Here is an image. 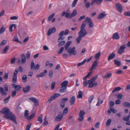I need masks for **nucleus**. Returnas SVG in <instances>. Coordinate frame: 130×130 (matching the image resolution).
<instances>
[{
    "label": "nucleus",
    "mask_w": 130,
    "mask_h": 130,
    "mask_svg": "<svg viewBox=\"0 0 130 130\" xmlns=\"http://www.w3.org/2000/svg\"><path fill=\"white\" fill-rule=\"evenodd\" d=\"M55 82H53L52 83L51 85V89L52 90H53L55 88Z\"/></svg>",
    "instance_id": "nucleus-52"
},
{
    "label": "nucleus",
    "mask_w": 130,
    "mask_h": 130,
    "mask_svg": "<svg viewBox=\"0 0 130 130\" xmlns=\"http://www.w3.org/2000/svg\"><path fill=\"white\" fill-rule=\"evenodd\" d=\"M88 24L89 25V26L90 28L94 26V23L92 21Z\"/></svg>",
    "instance_id": "nucleus-60"
},
{
    "label": "nucleus",
    "mask_w": 130,
    "mask_h": 130,
    "mask_svg": "<svg viewBox=\"0 0 130 130\" xmlns=\"http://www.w3.org/2000/svg\"><path fill=\"white\" fill-rule=\"evenodd\" d=\"M85 112L83 110H81L79 114V117L78 119V120L82 122L84 118V116L85 115Z\"/></svg>",
    "instance_id": "nucleus-4"
},
{
    "label": "nucleus",
    "mask_w": 130,
    "mask_h": 130,
    "mask_svg": "<svg viewBox=\"0 0 130 130\" xmlns=\"http://www.w3.org/2000/svg\"><path fill=\"white\" fill-rule=\"evenodd\" d=\"M126 48V45L125 44H123L121 46L118 51V54L119 55H121L124 53Z\"/></svg>",
    "instance_id": "nucleus-3"
},
{
    "label": "nucleus",
    "mask_w": 130,
    "mask_h": 130,
    "mask_svg": "<svg viewBox=\"0 0 130 130\" xmlns=\"http://www.w3.org/2000/svg\"><path fill=\"white\" fill-rule=\"evenodd\" d=\"M103 0H92L91 4L93 5L94 3H95L97 4H101L103 1Z\"/></svg>",
    "instance_id": "nucleus-15"
},
{
    "label": "nucleus",
    "mask_w": 130,
    "mask_h": 130,
    "mask_svg": "<svg viewBox=\"0 0 130 130\" xmlns=\"http://www.w3.org/2000/svg\"><path fill=\"white\" fill-rule=\"evenodd\" d=\"M116 7L117 11L121 13L122 12L123 8L121 4L119 3H117L116 4Z\"/></svg>",
    "instance_id": "nucleus-5"
},
{
    "label": "nucleus",
    "mask_w": 130,
    "mask_h": 130,
    "mask_svg": "<svg viewBox=\"0 0 130 130\" xmlns=\"http://www.w3.org/2000/svg\"><path fill=\"white\" fill-rule=\"evenodd\" d=\"M29 99L32 102L34 103L36 106H37L38 105V101L36 98L32 97L29 98Z\"/></svg>",
    "instance_id": "nucleus-8"
},
{
    "label": "nucleus",
    "mask_w": 130,
    "mask_h": 130,
    "mask_svg": "<svg viewBox=\"0 0 130 130\" xmlns=\"http://www.w3.org/2000/svg\"><path fill=\"white\" fill-rule=\"evenodd\" d=\"M97 61L96 60H95L93 62L92 66L91 67L90 70L92 71L94 69L98 66L97 63Z\"/></svg>",
    "instance_id": "nucleus-14"
},
{
    "label": "nucleus",
    "mask_w": 130,
    "mask_h": 130,
    "mask_svg": "<svg viewBox=\"0 0 130 130\" xmlns=\"http://www.w3.org/2000/svg\"><path fill=\"white\" fill-rule=\"evenodd\" d=\"M5 27L4 25H2L1 28V34L3 33L5 31Z\"/></svg>",
    "instance_id": "nucleus-38"
},
{
    "label": "nucleus",
    "mask_w": 130,
    "mask_h": 130,
    "mask_svg": "<svg viewBox=\"0 0 130 130\" xmlns=\"http://www.w3.org/2000/svg\"><path fill=\"white\" fill-rule=\"evenodd\" d=\"M94 98V95H93L91 96L88 99L89 102L90 103H91L92 101Z\"/></svg>",
    "instance_id": "nucleus-46"
},
{
    "label": "nucleus",
    "mask_w": 130,
    "mask_h": 130,
    "mask_svg": "<svg viewBox=\"0 0 130 130\" xmlns=\"http://www.w3.org/2000/svg\"><path fill=\"white\" fill-rule=\"evenodd\" d=\"M56 28L55 27H53L52 28L49 29L47 32V35L48 36H50L52 33H54L56 31Z\"/></svg>",
    "instance_id": "nucleus-11"
},
{
    "label": "nucleus",
    "mask_w": 130,
    "mask_h": 130,
    "mask_svg": "<svg viewBox=\"0 0 130 130\" xmlns=\"http://www.w3.org/2000/svg\"><path fill=\"white\" fill-rule=\"evenodd\" d=\"M35 64L33 61H32L31 62V66H30V69L31 70L34 69L35 68Z\"/></svg>",
    "instance_id": "nucleus-44"
},
{
    "label": "nucleus",
    "mask_w": 130,
    "mask_h": 130,
    "mask_svg": "<svg viewBox=\"0 0 130 130\" xmlns=\"http://www.w3.org/2000/svg\"><path fill=\"white\" fill-rule=\"evenodd\" d=\"M47 72V70H45L43 73H41L42 77L44 76L46 74Z\"/></svg>",
    "instance_id": "nucleus-58"
},
{
    "label": "nucleus",
    "mask_w": 130,
    "mask_h": 130,
    "mask_svg": "<svg viewBox=\"0 0 130 130\" xmlns=\"http://www.w3.org/2000/svg\"><path fill=\"white\" fill-rule=\"evenodd\" d=\"M63 115L62 113H60L57 116L55 119V120L56 121H60L63 117Z\"/></svg>",
    "instance_id": "nucleus-12"
},
{
    "label": "nucleus",
    "mask_w": 130,
    "mask_h": 130,
    "mask_svg": "<svg viewBox=\"0 0 130 130\" xmlns=\"http://www.w3.org/2000/svg\"><path fill=\"white\" fill-rule=\"evenodd\" d=\"M82 37L79 36L76 38V40L77 42V44H78L81 41Z\"/></svg>",
    "instance_id": "nucleus-41"
},
{
    "label": "nucleus",
    "mask_w": 130,
    "mask_h": 130,
    "mask_svg": "<svg viewBox=\"0 0 130 130\" xmlns=\"http://www.w3.org/2000/svg\"><path fill=\"white\" fill-rule=\"evenodd\" d=\"M94 81L91 80L90 79L88 80L89 84L88 87L91 88L93 86V82Z\"/></svg>",
    "instance_id": "nucleus-21"
},
{
    "label": "nucleus",
    "mask_w": 130,
    "mask_h": 130,
    "mask_svg": "<svg viewBox=\"0 0 130 130\" xmlns=\"http://www.w3.org/2000/svg\"><path fill=\"white\" fill-rule=\"evenodd\" d=\"M83 94L81 91L79 90L78 92V94L77 96V98L78 99H82L83 97Z\"/></svg>",
    "instance_id": "nucleus-27"
},
{
    "label": "nucleus",
    "mask_w": 130,
    "mask_h": 130,
    "mask_svg": "<svg viewBox=\"0 0 130 130\" xmlns=\"http://www.w3.org/2000/svg\"><path fill=\"white\" fill-rule=\"evenodd\" d=\"M106 15L104 13H102L100 14L98 17V19H101L104 18Z\"/></svg>",
    "instance_id": "nucleus-25"
},
{
    "label": "nucleus",
    "mask_w": 130,
    "mask_h": 130,
    "mask_svg": "<svg viewBox=\"0 0 130 130\" xmlns=\"http://www.w3.org/2000/svg\"><path fill=\"white\" fill-rule=\"evenodd\" d=\"M101 53L100 52H99L98 53L96 54L94 56L95 58L97 59H98L101 55Z\"/></svg>",
    "instance_id": "nucleus-31"
},
{
    "label": "nucleus",
    "mask_w": 130,
    "mask_h": 130,
    "mask_svg": "<svg viewBox=\"0 0 130 130\" xmlns=\"http://www.w3.org/2000/svg\"><path fill=\"white\" fill-rule=\"evenodd\" d=\"M114 61L115 64L117 65L118 67H119L120 66L121 63L120 61L117 60L115 59Z\"/></svg>",
    "instance_id": "nucleus-30"
},
{
    "label": "nucleus",
    "mask_w": 130,
    "mask_h": 130,
    "mask_svg": "<svg viewBox=\"0 0 130 130\" xmlns=\"http://www.w3.org/2000/svg\"><path fill=\"white\" fill-rule=\"evenodd\" d=\"M21 87L19 85H16L15 88H14L15 90L17 91H19L21 90Z\"/></svg>",
    "instance_id": "nucleus-36"
},
{
    "label": "nucleus",
    "mask_w": 130,
    "mask_h": 130,
    "mask_svg": "<svg viewBox=\"0 0 130 130\" xmlns=\"http://www.w3.org/2000/svg\"><path fill=\"white\" fill-rule=\"evenodd\" d=\"M90 4L89 2L86 3L85 4V6L86 8L88 9L90 6Z\"/></svg>",
    "instance_id": "nucleus-45"
},
{
    "label": "nucleus",
    "mask_w": 130,
    "mask_h": 130,
    "mask_svg": "<svg viewBox=\"0 0 130 130\" xmlns=\"http://www.w3.org/2000/svg\"><path fill=\"white\" fill-rule=\"evenodd\" d=\"M111 120L110 119H109L106 123V125L109 126L111 123Z\"/></svg>",
    "instance_id": "nucleus-55"
},
{
    "label": "nucleus",
    "mask_w": 130,
    "mask_h": 130,
    "mask_svg": "<svg viewBox=\"0 0 130 130\" xmlns=\"http://www.w3.org/2000/svg\"><path fill=\"white\" fill-rule=\"evenodd\" d=\"M115 54L114 52H112L110 54L108 58V60H109L111 59H113L115 57Z\"/></svg>",
    "instance_id": "nucleus-18"
},
{
    "label": "nucleus",
    "mask_w": 130,
    "mask_h": 130,
    "mask_svg": "<svg viewBox=\"0 0 130 130\" xmlns=\"http://www.w3.org/2000/svg\"><path fill=\"white\" fill-rule=\"evenodd\" d=\"M120 38V36L118 32H116L112 36V38L113 39H118Z\"/></svg>",
    "instance_id": "nucleus-13"
},
{
    "label": "nucleus",
    "mask_w": 130,
    "mask_h": 130,
    "mask_svg": "<svg viewBox=\"0 0 130 130\" xmlns=\"http://www.w3.org/2000/svg\"><path fill=\"white\" fill-rule=\"evenodd\" d=\"M72 42L71 41H69L67 42L64 45L65 50H68V48L70 44H71Z\"/></svg>",
    "instance_id": "nucleus-17"
},
{
    "label": "nucleus",
    "mask_w": 130,
    "mask_h": 130,
    "mask_svg": "<svg viewBox=\"0 0 130 130\" xmlns=\"http://www.w3.org/2000/svg\"><path fill=\"white\" fill-rule=\"evenodd\" d=\"M68 84V81L66 80L64 81L61 83V86L62 87L67 88Z\"/></svg>",
    "instance_id": "nucleus-19"
},
{
    "label": "nucleus",
    "mask_w": 130,
    "mask_h": 130,
    "mask_svg": "<svg viewBox=\"0 0 130 130\" xmlns=\"http://www.w3.org/2000/svg\"><path fill=\"white\" fill-rule=\"evenodd\" d=\"M22 81L23 83H25L27 81V76L26 75H23L22 77Z\"/></svg>",
    "instance_id": "nucleus-37"
},
{
    "label": "nucleus",
    "mask_w": 130,
    "mask_h": 130,
    "mask_svg": "<svg viewBox=\"0 0 130 130\" xmlns=\"http://www.w3.org/2000/svg\"><path fill=\"white\" fill-rule=\"evenodd\" d=\"M39 68H40L39 65L38 64H37L36 65L34 69H35V70L37 71L38 70Z\"/></svg>",
    "instance_id": "nucleus-56"
},
{
    "label": "nucleus",
    "mask_w": 130,
    "mask_h": 130,
    "mask_svg": "<svg viewBox=\"0 0 130 130\" xmlns=\"http://www.w3.org/2000/svg\"><path fill=\"white\" fill-rule=\"evenodd\" d=\"M30 53L28 51H27L26 54V57L27 59H29L30 57Z\"/></svg>",
    "instance_id": "nucleus-57"
},
{
    "label": "nucleus",
    "mask_w": 130,
    "mask_h": 130,
    "mask_svg": "<svg viewBox=\"0 0 130 130\" xmlns=\"http://www.w3.org/2000/svg\"><path fill=\"white\" fill-rule=\"evenodd\" d=\"M55 99L53 95L52 96L48 99V101L50 103L52 101L54 100Z\"/></svg>",
    "instance_id": "nucleus-42"
},
{
    "label": "nucleus",
    "mask_w": 130,
    "mask_h": 130,
    "mask_svg": "<svg viewBox=\"0 0 130 130\" xmlns=\"http://www.w3.org/2000/svg\"><path fill=\"white\" fill-rule=\"evenodd\" d=\"M75 47H74L72 48H69L67 50V53L69 54V56H71L72 55H75L76 53V51H75Z\"/></svg>",
    "instance_id": "nucleus-2"
},
{
    "label": "nucleus",
    "mask_w": 130,
    "mask_h": 130,
    "mask_svg": "<svg viewBox=\"0 0 130 130\" xmlns=\"http://www.w3.org/2000/svg\"><path fill=\"white\" fill-rule=\"evenodd\" d=\"M9 48V46L8 45L4 49L3 51L2 52V53L3 54H5Z\"/></svg>",
    "instance_id": "nucleus-33"
},
{
    "label": "nucleus",
    "mask_w": 130,
    "mask_h": 130,
    "mask_svg": "<svg viewBox=\"0 0 130 130\" xmlns=\"http://www.w3.org/2000/svg\"><path fill=\"white\" fill-rule=\"evenodd\" d=\"M112 73H110L104 76V78H109L110 77H111L112 76Z\"/></svg>",
    "instance_id": "nucleus-47"
},
{
    "label": "nucleus",
    "mask_w": 130,
    "mask_h": 130,
    "mask_svg": "<svg viewBox=\"0 0 130 130\" xmlns=\"http://www.w3.org/2000/svg\"><path fill=\"white\" fill-rule=\"evenodd\" d=\"M78 0H74L72 4V7H75L76 4Z\"/></svg>",
    "instance_id": "nucleus-49"
},
{
    "label": "nucleus",
    "mask_w": 130,
    "mask_h": 130,
    "mask_svg": "<svg viewBox=\"0 0 130 130\" xmlns=\"http://www.w3.org/2000/svg\"><path fill=\"white\" fill-rule=\"evenodd\" d=\"M87 34V32L86 30H80L79 32V36L82 37L85 36Z\"/></svg>",
    "instance_id": "nucleus-7"
},
{
    "label": "nucleus",
    "mask_w": 130,
    "mask_h": 130,
    "mask_svg": "<svg viewBox=\"0 0 130 130\" xmlns=\"http://www.w3.org/2000/svg\"><path fill=\"white\" fill-rule=\"evenodd\" d=\"M68 109L67 107H66L64 110L63 112V113H67L68 111Z\"/></svg>",
    "instance_id": "nucleus-63"
},
{
    "label": "nucleus",
    "mask_w": 130,
    "mask_h": 130,
    "mask_svg": "<svg viewBox=\"0 0 130 130\" xmlns=\"http://www.w3.org/2000/svg\"><path fill=\"white\" fill-rule=\"evenodd\" d=\"M1 93L3 96H6L7 94V93L4 90L3 88L1 87Z\"/></svg>",
    "instance_id": "nucleus-26"
},
{
    "label": "nucleus",
    "mask_w": 130,
    "mask_h": 130,
    "mask_svg": "<svg viewBox=\"0 0 130 130\" xmlns=\"http://www.w3.org/2000/svg\"><path fill=\"white\" fill-rule=\"evenodd\" d=\"M36 114L35 113H33L30 116H28L27 118V119L28 120H30L32 119L35 116Z\"/></svg>",
    "instance_id": "nucleus-35"
},
{
    "label": "nucleus",
    "mask_w": 130,
    "mask_h": 130,
    "mask_svg": "<svg viewBox=\"0 0 130 130\" xmlns=\"http://www.w3.org/2000/svg\"><path fill=\"white\" fill-rule=\"evenodd\" d=\"M124 14L126 16H130V12L127 11L126 12L124 13Z\"/></svg>",
    "instance_id": "nucleus-64"
},
{
    "label": "nucleus",
    "mask_w": 130,
    "mask_h": 130,
    "mask_svg": "<svg viewBox=\"0 0 130 130\" xmlns=\"http://www.w3.org/2000/svg\"><path fill=\"white\" fill-rule=\"evenodd\" d=\"M130 117L129 115H128L123 117V120L127 121L126 123V125L128 126H130V121H129Z\"/></svg>",
    "instance_id": "nucleus-6"
},
{
    "label": "nucleus",
    "mask_w": 130,
    "mask_h": 130,
    "mask_svg": "<svg viewBox=\"0 0 130 130\" xmlns=\"http://www.w3.org/2000/svg\"><path fill=\"white\" fill-rule=\"evenodd\" d=\"M43 118V115L41 114L40 116L38 119V121L40 123H42L43 120L42 118Z\"/></svg>",
    "instance_id": "nucleus-34"
},
{
    "label": "nucleus",
    "mask_w": 130,
    "mask_h": 130,
    "mask_svg": "<svg viewBox=\"0 0 130 130\" xmlns=\"http://www.w3.org/2000/svg\"><path fill=\"white\" fill-rule=\"evenodd\" d=\"M86 26V24L84 23H83L81 25V27H80V30H86L84 29Z\"/></svg>",
    "instance_id": "nucleus-43"
},
{
    "label": "nucleus",
    "mask_w": 130,
    "mask_h": 130,
    "mask_svg": "<svg viewBox=\"0 0 130 130\" xmlns=\"http://www.w3.org/2000/svg\"><path fill=\"white\" fill-rule=\"evenodd\" d=\"M65 15V17L67 18H70V12L69 10H68L66 12L64 11L61 14V16L63 17Z\"/></svg>",
    "instance_id": "nucleus-9"
},
{
    "label": "nucleus",
    "mask_w": 130,
    "mask_h": 130,
    "mask_svg": "<svg viewBox=\"0 0 130 130\" xmlns=\"http://www.w3.org/2000/svg\"><path fill=\"white\" fill-rule=\"evenodd\" d=\"M123 106L124 107H130V104L128 102H124L123 104Z\"/></svg>",
    "instance_id": "nucleus-39"
},
{
    "label": "nucleus",
    "mask_w": 130,
    "mask_h": 130,
    "mask_svg": "<svg viewBox=\"0 0 130 130\" xmlns=\"http://www.w3.org/2000/svg\"><path fill=\"white\" fill-rule=\"evenodd\" d=\"M55 98L58 97L60 95V94L58 93H55L53 95Z\"/></svg>",
    "instance_id": "nucleus-59"
},
{
    "label": "nucleus",
    "mask_w": 130,
    "mask_h": 130,
    "mask_svg": "<svg viewBox=\"0 0 130 130\" xmlns=\"http://www.w3.org/2000/svg\"><path fill=\"white\" fill-rule=\"evenodd\" d=\"M28 112L29 111L28 110H26L24 112V116L25 117H26V118L28 117Z\"/></svg>",
    "instance_id": "nucleus-54"
},
{
    "label": "nucleus",
    "mask_w": 130,
    "mask_h": 130,
    "mask_svg": "<svg viewBox=\"0 0 130 130\" xmlns=\"http://www.w3.org/2000/svg\"><path fill=\"white\" fill-rule=\"evenodd\" d=\"M86 61V60L85 59L84 61H83L81 62L78 63L77 64V67H80L82 65L85 63Z\"/></svg>",
    "instance_id": "nucleus-32"
},
{
    "label": "nucleus",
    "mask_w": 130,
    "mask_h": 130,
    "mask_svg": "<svg viewBox=\"0 0 130 130\" xmlns=\"http://www.w3.org/2000/svg\"><path fill=\"white\" fill-rule=\"evenodd\" d=\"M21 63L22 64H24L26 61V57L24 54H23L21 55Z\"/></svg>",
    "instance_id": "nucleus-16"
},
{
    "label": "nucleus",
    "mask_w": 130,
    "mask_h": 130,
    "mask_svg": "<svg viewBox=\"0 0 130 130\" xmlns=\"http://www.w3.org/2000/svg\"><path fill=\"white\" fill-rule=\"evenodd\" d=\"M64 32L62 31L58 35L59 38L58 39V42H59L61 41V40H62L64 39L63 37Z\"/></svg>",
    "instance_id": "nucleus-10"
},
{
    "label": "nucleus",
    "mask_w": 130,
    "mask_h": 130,
    "mask_svg": "<svg viewBox=\"0 0 130 130\" xmlns=\"http://www.w3.org/2000/svg\"><path fill=\"white\" fill-rule=\"evenodd\" d=\"M64 48L63 47H62L60 49L59 51L58 52V54H61L62 53L63 51L64 50Z\"/></svg>",
    "instance_id": "nucleus-53"
},
{
    "label": "nucleus",
    "mask_w": 130,
    "mask_h": 130,
    "mask_svg": "<svg viewBox=\"0 0 130 130\" xmlns=\"http://www.w3.org/2000/svg\"><path fill=\"white\" fill-rule=\"evenodd\" d=\"M30 89V87L29 86H28L26 87L23 88V92L25 93L28 92Z\"/></svg>",
    "instance_id": "nucleus-20"
},
{
    "label": "nucleus",
    "mask_w": 130,
    "mask_h": 130,
    "mask_svg": "<svg viewBox=\"0 0 130 130\" xmlns=\"http://www.w3.org/2000/svg\"><path fill=\"white\" fill-rule=\"evenodd\" d=\"M2 112L5 114L4 117L7 119H9L12 121L16 124H17V122L16 121V117L15 115L11 112L9 109L6 107L3 109Z\"/></svg>",
    "instance_id": "nucleus-1"
},
{
    "label": "nucleus",
    "mask_w": 130,
    "mask_h": 130,
    "mask_svg": "<svg viewBox=\"0 0 130 130\" xmlns=\"http://www.w3.org/2000/svg\"><path fill=\"white\" fill-rule=\"evenodd\" d=\"M17 76H13V77L12 79V82L13 83H15L17 81Z\"/></svg>",
    "instance_id": "nucleus-50"
},
{
    "label": "nucleus",
    "mask_w": 130,
    "mask_h": 130,
    "mask_svg": "<svg viewBox=\"0 0 130 130\" xmlns=\"http://www.w3.org/2000/svg\"><path fill=\"white\" fill-rule=\"evenodd\" d=\"M77 14L76 10H74L72 13L70 14V18L75 16Z\"/></svg>",
    "instance_id": "nucleus-29"
},
{
    "label": "nucleus",
    "mask_w": 130,
    "mask_h": 130,
    "mask_svg": "<svg viewBox=\"0 0 130 130\" xmlns=\"http://www.w3.org/2000/svg\"><path fill=\"white\" fill-rule=\"evenodd\" d=\"M55 15L54 13H53L51 15H50L48 18V21H50L54 17Z\"/></svg>",
    "instance_id": "nucleus-51"
},
{
    "label": "nucleus",
    "mask_w": 130,
    "mask_h": 130,
    "mask_svg": "<svg viewBox=\"0 0 130 130\" xmlns=\"http://www.w3.org/2000/svg\"><path fill=\"white\" fill-rule=\"evenodd\" d=\"M13 41L19 42L20 44L21 43V42L19 40L17 35H15L14 37L13 38Z\"/></svg>",
    "instance_id": "nucleus-28"
},
{
    "label": "nucleus",
    "mask_w": 130,
    "mask_h": 130,
    "mask_svg": "<svg viewBox=\"0 0 130 130\" xmlns=\"http://www.w3.org/2000/svg\"><path fill=\"white\" fill-rule=\"evenodd\" d=\"M98 75H96L95 76H94L92 78L90 79L91 80L94 81L96 80L97 78L98 77Z\"/></svg>",
    "instance_id": "nucleus-61"
},
{
    "label": "nucleus",
    "mask_w": 130,
    "mask_h": 130,
    "mask_svg": "<svg viewBox=\"0 0 130 130\" xmlns=\"http://www.w3.org/2000/svg\"><path fill=\"white\" fill-rule=\"evenodd\" d=\"M121 89V88L120 87H117L115 88L112 91V92L114 93L116 91H119Z\"/></svg>",
    "instance_id": "nucleus-40"
},
{
    "label": "nucleus",
    "mask_w": 130,
    "mask_h": 130,
    "mask_svg": "<svg viewBox=\"0 0 130 130\" xmlns=\"http://www.w3.org/2000/svg\"><path fill=\"white\" fill-rule=\"evenodd\" d=\"M8 73H6L4 76V78L5 79H7L8 78Z\"/></svg>",
    "instance_id": "nucleus-62"
},
{
    "label": "nucleus",
    "mask_w": 130,
    "mask_h": 130,
    "mask_svg": "<svg viewBox=\"0 0 130 130\" xmlns=\"http://www.w3.org/2000/svg\"><path fill=\"white\" fill-rule=\"evenodd\" d=\"M60 42L58 44V46H62L65 43V41L64 40H63L59 42Z\"/></svg>",
    "instance_id": "nucleus-48"
},
{
    "label": "nucleus",
    "mask_w": 130,
    "mask_h": 130,
    "mask_svg": "<svg viewBox=\"0 0 130 130\" xmlns=\"http://www.w3.org/2000/svg\"><path fill=\"white\" fill-rule=\"evenodd\" d=\"M85 21L88 24L92 22L91 19L89 17H87L85 19Z\"/></svg>",
    "instance_id": "nucleus-22"
},
{
    "label": "nucleus",
    "mask_w": 130,
    "mask_h": 130,
    "mask_svg": "<svg viewBox=\"0 0 130 130\" xmlns=\"http://www.w3.org/2000/svg\"><path fill=\"white\" fill-rule=\"evenodd\" d=\"M75 97L74 96H73L70 99V102L71 105L73 104L75 102Z\"/></svg>",
    "instance_id": "nucleus-23"
},
{
    "label": "nucleus",
    "mask_w": 130,
    "mask_h": 130,
    "mask_svg": "<svg viewBox=\"0 0 130 130\" xmlns=\"http://www.w3.org/2000/svg\"><path fill=\"white\" fill-rule=\"evenodd\" d=\"M67 90V88L61 87L59 90V92L60 93H64Z\"/></svg>",
    "instance_id": "nucleus-24"
}]
</instances>
